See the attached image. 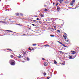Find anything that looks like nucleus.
<instances>
[{
	"label": "nucleus",
	"mask_w": 79,
	"mask_h": 79,
	"mask_svg": "<svg viewBox=\"0 0 79 79\" xmlns=\"http://www.w3.org/2000/svg\"><path fill=\"white\" fill-rule=\"evenodd\" d=\"M29 49L30 50H32L31 49V48H29Z\"/></svg>",
	"instance_id": "nucleus-32"
},
{
	"label": "nucleus",
	"mask_w": 79,
	"mask_h": 79,
	"mask_svg": "<svg viewBox=\"0 0 79 79\" xmlns=\"http://www.w3.org/2000/svg\"><path fill=\"white\" fill-rule=\"evenodd\" d=\"M6 50H9V51H12V50H11V49H7Z\"/></svg>",
	"instance_id": "nucleus-22"
},
{
	"label": "nucleus",
	"mask_w": 79,
	"mask_h": 79,
	"mask_svg": "<svg viewBox=\"0 0 79 79\" xmlns=\"http://www.w3.org/2000/svg\"><path fill=\"white\" fill-rule=\"evenodd\" d=\"M9 63H10L11 65H12L13 66L15 64V60H10L9 61Z\"/></svg>",
	"instance_id": "nucleus-1"
},
{
	"label": "nucleus",
	"mask_w": 79,
	"mask_h": 79,
	"mask_svg": "<svg viewBox=\"0 0 79 79\" xmlns=\"http://www.w3.org/2000/svg\"><path fill=\"white\" fill-rule=\"evenodd\" d=\"M23 14H20V16H23Z\"/></svg>",
	"instance_id": "nucleus-34"
},
{
	"label": "nucleus",
	"mask_w": 79,
	"mask_h": 79,
	"mask_svg": "<svg viewBox=\"0 0 79 79\" xmlns=\"http://www.w3.org/2000/svg\"><path fill=\"white\" fill-rule=\"evenodd\" d=\"M10 34H9V35H10Z\"/></svg>",
	"instance_id": "nucleus-62"
},
{
	"label": "nucleus",
	"mask_w": 79,
	"mask_h": 79,
	"mask_svg": "<svg viewBox=\"0 0 79 79\" xmlns=\"http://www.w3.org/2000/svg\"><path fill=\"white\" fill-rule=\"evenodd\" d=\"M69 59H72V56H69Z\"/></svg>",
	"instance_id": "nucleus-11"
},
{
	"label": "nucleus",
	"mask_w": 79,
	"mask_h": 79,
	"mask_svg": "<svg viewBox=\"0 0 79 79\" xmlns=\"http://www.w3.org/2000/svg\"><path fill=\"white\" fill-rule=\"evenodd\" d=\"M57 9H58V10H60V8L59 7H58Z\"/></svg>",
	"instance_id": "nucleus-30"
},
{
	"label": "nucleus",
	"mask_w": 79,
	"mask_h": 79,
	"mask_svg": "<svg viewBox=\"0 0 79 79\" xmlns=\"http://www.w3.org/2000/svg\"><path fill=\"white\" fill-rule=\"evenodd\" d=\"M45 11H47V9H45Z\"/></svg>",
	"instance_id": "nucleus-40"
},
{
	"label": "nucleus",
	"mask_w": 79,
	"mask_h": 79,
	"mask_svg": "<svg viewBox=\"0 0 79 79\" xmlns=\"http://www.w3.org/2000/svg\"><path fill=\"white\" fill-rule=\"evenodd\" d=\"M33 22H35L36 23H37L38 22L37 21L35 20H33Z\"/></svg>",
	"instance_id": "nucleus-14"
},
{
	"label": "nucleus",
	"mask_w": 79,
	"mask_h": 79,
	"mask_svg": "<svg viewBox=\"0 0 79 79\" xmlns=\"http://www.w3.org/2000/svg\"><path fill=\"white\" fill-rule=\"evenodd\" d=\"M5 11H7V10H6Z\"/></svg>",
	"instance_id": "nucleus-59"
},
{
	"label": "nucleus",
	"mask_w": 79,
	"mask_h": 79,
	"mask_svg": "<svg viewBox=\"0 0 79 79\" xmlns=\"http://www.w3.org/2000/svg\"><path fill=\"white\" fill-rule=\"evenodd\" d=\"M33 46H35V45H37V44H33Z\"/></svg>",
	"instance_id": "nucleus-26"
},
{
	"label": "nucleus",
	"mask_w": 79,
	"mask_h": 79,
	"mask_svg": "<svg viewBox=\"0 0 79 79\" xmlns=\"http://www.w3.org/2000/svg\"><path fill=\"white\" fill-rule=\"evenodd\" d=\"M66 39H67V38H64L65 40H66Z\"/></svg>",
	"instance_id": "nucleus-51"
},
{
	"label": "nucleus",
	"mask_w": 79,
	"mask_h": 79,
	"mask_svg": "<svg viewBox=\"0 0 79 79\" xmlns=\"http://www.w3.org/2000/svg\"><path fill=\"white\" fill-rule=\"evenodd\" d=\"M5 31H8V32H14L11 30H5Z\"/></svg>",
	"instance_id": "nucleus-5"
},
{
	"label": "nucleus",
	"mask_w": 79,
	"mask_h": 79,
	"mask_svg": "<svg viewBox=\"0 0 79 79\" xmlns=\"http://www.w3.org/2000/svg\"><path fill=\"white\" fill-rule=\"evenodd\" d=\"M42 79V78H41V79Z\"/></svg>",
	"instance_id": "nucleus-64"
},
{
	"label": "nucleus",
	"mask_w": 79,
	"mask_h": 79,
	"mask_svg": "<svg viewBox=\"0 0 79 79\" xmlns=\"http://www.w3.org/2000/svg\"><path fill=\"white\" fill-rule=\"evenodd\" d=\"M73 5H74V3H70V5H71V6H73Z\"/></svg>",
	"instance_id": "nucleus-7"
},
{
	"label": "nucleus",
	"mask_w": 79,
	"mask_h": 79,
	"mask_svg": "<svg viewBox=\"0 0 79 79\" xmlns=\"http://www.w3.org/2000/svg\"><path fill=\"white\" fill-rule=\"evenodd\" d=\"M44 76H46V73H45L44 72Z\"/></svg>",
	"instance_id": "nucleus-23"
},
{
	"label": "nucleus",
	"mask_w": 79,
	"mask_h": 79,
	"mask_svg": "<svg viewBox=\"0 0 79 79\" xmlns=\"http://www.w3.org/2000/svg\"><path fill=\"white\" fill-rule=\"evenodd\" d=\"M0 2H1V0H0Z\"/></svg>",
	"instance_id": "nucleus-61"
},
{
	"label": "nucleus",
	"mask_w": 79,
	"mask_h": 79,
	"mask_svg": "<svg viewBox=\"0 0 79 79\" xmlns=\"http://www.w3.org/2000/svg\"><path fill=\"white\" fill-rule=\"evenodd\" d=\"M73 1L72 2V3H74L75 2V0H72Z\"/></svg>",
	"instance_id": "nucleus-18"
},
{
	"label": "nucleus",
	"mask_w": 79,
	"mask_h": 79,
	"mask_svg": "<svg viewBox=\"0 0 79 79\" xmlns=\"http://www.w3.org/2000/svg\"><path fill=\"white\" fill-rule=\"evenodd\" d=\"M44 6L45 7H46V6H47V5H45Z\"/></svg>",
	"instance_id": "nucleus-50"
},
{
	"label": "nucleus",
	"mask_w": 79,
	"mask_h": 79,
	"mask_svg": "<svg viewBox=\"0 0 79 79\" xmlns=\"http://www.w3.org/2000/svg\"><path fill=\"white\" fill-rule=\"evenodd\" d=\"M16 16H19V13H16Z\"/></svg>",
	"instance_id": "nucleus-21"
},
{
	"label": "nucleus",
	"mask_w": 79,
	"mask_h": 79,
	"mask_svg": "<svg viewBox=\"0 0 79 79\" xmlns=\"http://www.w3.org/2000/svg\"><path fill=\"white\" fill-rule=\"evenodd\" d=\"M50 36L51 37H55V35H50Z\"/></svg>",
	"instance_id": "nucleus-15"
},
{
	"label": "nucleus",
	"mask_w": 79,
	"mask_h": 79,
	"mask_svg": "<svg viewBox=\"0 0 79 79\" xmlns=\"http://www.w3.org/2000/svg\"><path fill=\"white\" fill-rule=\"evenodd\" d=\"M53 29V28H51V29Z\"/></svg>",
	"instance_id": "nucleus-57"
},
{
	"label": "nucleus",
	"mask_w": 79,
	"mask_h": 79,
	"mask_svg": "<svg viewBox=\"0 0 79 79\" xmlns=\"http://www.w3.org/2000/svg\"><path fill=\"white\" fill-rule=\"evenodd\" d=\"M40 16L41 18H43L44 16V15L42 14H41Z\"/></svg>",
	"instance_id": "nucleus-9"
},
{
	"label": "nucleus",
	"mask_w": 79,
	"mask_h": 79,
	"mask_svg": "<svg viewBox=\"0 0 79 79\" xmlns=\"http://www.w3.org/2000/svg\"><path fill=\"white\" fill-rule=\"evenodd\" d=\"M59 52H60V53H62V54H63L64 53V52L61 51H59Z\"/></svg>",
	"instance_id": "nucleus-12"
},
{
	"label": "nucleus",
	"mask_w": 79,
	"mask_h": 79,
	"mask_svg": "<svg viewBox=\"0 0 79 79\" xmlns=\"http://www.w3.org/2000/svg\"><path fill=\"white\" fill-rule=\"evenodd\" d=\"M54 30L55 31H56V28H55Z\"/></svg>",
	"instance_id": "nucleus-55"
},
{
	"label": "nucleus",
	"mask_w": 79,
	"mask_h": 79,
	"mask_svg": "<svg viewBox=\"0 0 79 79\" xmlns=\"http://www.w3.org/2000/svg\"><path fill=\"white\" fill-rule=\"evenodd\" d=\"M11 19H9V21H11Z\"/></svg>",
	"instance_id": "nucleus-43"
},
{
	"label": "nucleus",
	"mask_w": 79,
	"mask_h": 79,
	"mask_svg": "<svg viewBox=\"0 0 79 79\" xmlns=\"http://www.w3.org/2000/svg\"><path fill=\"white\" fill-rule=\"evenodd\" d=\"M44 65L45 66H48V63L47 62H45L44 63Z\"/></svg>",
	"instance_id": "nucleus-3"
},
{
	"label": "nucleus",
	"mask_w": 79,
	"mask_h": 79,
	"mask_svg": "<svg viewBox=\"0 0 79 79\" xmlns=\"http://www.w3.org/2000/svg\"><path fill=\"white\" fill-rule=\"evenodd\" d=\"M23 35H26L25 34H23Z\"/></svg>",
	"instance_id": "nucleus-54"
},
{
	"label": "nucleus",
	"mask_w": 79,
	"mask_h": 79,
	"mask_svg": "<svg viewBox=\"0 0 79 79\" xmlns=\"http://www.w3.org/2000/svg\"><path fill=\"white\" fill-rule=\"evenodd\" d=\"M4 50H6L5 49Z\"/></svg>",
	"instance_id": "nucleus-63"
},
{
	"label": "nucleus",
	"mask_w": 79,
	"mask_h": 79,
	"mask_svg": "<svg viewBox=\"0 0 79 79\" xmlns=\"http://www.w3.org/2000/svg\"><path fill=\"white\" fill-rule=\"evenodd\" d=\"M64 35H67V34H66V33H64Z\"/></svg>",
	"instance_id": "nucleus-44"
},
{
	"label": "nucleus",
	"mask_w": 79,
	"mask_h": 79,
	"mask_svg": "<svg viewBox=\"0 0 79 79\" xmlns=\"http://www.w3.org/2000/svg\"><path fill=\"white\" fill-rule=\"evenodd\" d=\"M23 55H26V52H23Z\"/></svg>",
	"instance_id": "nucleus-20"
},
{
	"label": "nucleus",
	"mask_w": 79,
	"mask_h": 79,
	"mask_svg": "<svg viewBox=\"0 0 79 79\" xmlns=\"http://www.w3.org/2000/svg\"><path fill=\"white\" fill-rule=\"evenodd\" d=\"M53 5H55V2H53Z\"/></svg>",
	"instance_id": "nucleus-53"
},
{
	"label": "nucleus",
	"mask_w": 79,
	"mask_h": 79,
	"mask_svg": "<svg viewBox=\"0 0 79 79\" xmlns=\"http://www.w3.org/2000/svg\"><path fill=\"white\" fill-rule=\"evenodd\" d=\"M39 23H40V24H42V22L40 21H38Z\"/></svg>",
	"instance_id": "nucleus-25"
},
{
	"label": "nucleus",
	"mask_w": 79,
	"mask_h": 79,
	"mask_svg": "<svg viewBox=\"0 0 79 79\" xmlns=\"http://www.w3.org/2000/svg\"><path fill=\"white\" fill-rule=\"evenodd\" d=\"M32 25V26H36V25H35V24H31Z\"/></svg>",
	"instance_id": "nucleus-29"
},
{
	"label": "nucleus",
	"mask_w": 79,
	"mask_h": 79,
	"mask_svg": "<svg viewBox=\"0 0 79 79\" xmlns=\"http://www.w3.org/2000/svg\"><path fill=\"white\" fill-rule=\"evenodd\" d=\"M59 2L60 3H63V0H60Z\"/></svg>",
	"instance_id": "nucleus-8"
},
{
	"label": "nucleus",
	"mask_w": 79,
	"mask_h": 79,
	"mask_svg": "<svg viewBox=\"0 0 79 79\" xmlns=\"http://www.w3.org/2000/svg\"><path fill=\"white\" fill-rule=\"evenodd\" d=\"M71 52H72V53H71L72 54H74L75 53H76V52L74 51H71Z\"/></svg>",
	"instance_id": "nucleus-4"
},
{
	"label": "nucleus",
	"mask_w": 79,
	"mask_h": 79,
	"mask_svg": "<svg viewBox=\"0 0 79 79\" xmlns=\"http://www.w3.org/2000/svg\"><path fill=\"white\" fill-rule=\"evenodd\" d=\"M17 25H18V26H22V25H21L20 24H17Z\"/></svg>",
	"instance_id": "nucleus-27"
},
{
	"label": "nucleus",
	"mask_w": 79,
	"mask_h": 79,
	"mask_svg": "<svg viewBox=\"0 0 79 79\" xmlns=\"http://www.w3.org/2000/svg\"><path fill=\"white\" fill-rule=\"evenodd\" d=\"M27 26H28L29 27V25H27Z\"/></svg>",
	"instance_id": "nucleus-58"
},
{
	"label": "nucleus",
	"mask_w": 79,
	"mask_h": 79,
	"mask_svg": "<svg viewBox=\"0 0 79 79\" xmlns=\"http://www.w3.org/2000/svg\"><path fill=\"white\" fill-rule=\"evenodd\" d=\"M55 21L54 20H53L52 21V22L53 23H54V22H55Z\"/></svg>",
	"instance_id": "nucleus-35"
},
{
	"label": "nucleus",
	"mask_w": 79,
	"mask_h": 79,
	"mask_svg": "<svg viewBox=\"0 0 79 79\" xmlns=\"http://www.w3.org/2000/svg\"><path fill=\"white\" fill-rule=\"evenodd\" d=\"M66 42H68V41H69V40H66Z\"/></svg>",
	"instance_id": "nucleus-48"
},
{
	"label": "nucleus",
	"mask_w": 79,
	"mask_h": 79,
	"mask_svg": "<svg viewBox=\"0 0 79 79\" xmlns=\"http://www.w3.org/2000/svg\"><path fill=\"white\" fill-rule=\"evenodd\" d=\"M60 9H57V11H59V10Z\"/></svg>",
	"instance_id": "nucleus-38"
},
{
	"label": "nucleus",
	"mask_w": 79,
	"mask_h": 79,
	"mask_svg": "<svg viewBox=\"0 0 79 79\" xmlns=\"http://www.w3.org/2000/svg\"><path fill=\"white\" fill-rule=\"evenodd\" d=\"M36 20H40V19H39L38 18H37L36 19Z\"/></svg>",
	"instance_id": "nucleus-28"
},
{
	"label": "nucleus",
	"mask_w": 79,
	"mask_h": 79,
	"mask_svg": "<svg viewBox=\"0 0 79 79\" xmlns=\"http://www.w3.org/2000/svg\"><path fill=\"white\" fill-rule=\"evenodd\" d=\"M56 32H58L60 33V31L59 30H57L56 31Z\"/></svg>",
	"instance_id": "nucleus-17"
},
{
	"label": "nucleus",
	"mask_w": 79,
	"mask_h": 79,
	"mask_svg": "<svg viewBox=\"0 0 79 79\" xmlns=\"http://www.w3.org/2000/svg\"><path fill=\"white\" fill-rule=\"evenodd\" d=\"M2 21H0V23H2Z\"/></svg>",
	"instance_id": "nucleus-52"
},
{
	"label": "nucleus",
	"mask_w": 79,
	"mask_h": 79,
	"mask_svg": "<svg viewBox=\"0 0 79 79\" xmlns=\"http://www.w3.org/2000/svg\"><path fill=\"white\" fill-rule=\"evenodd\" d=\"M50 79V77H47V78L46 79Z\"/></svg>",
	"instance_id": "nucleus-37"
},
{
	"label": "nucleus",
	"mask_w": 79,
	"mask_h": 79,
	"mask_svg": "<svg viewBox=\"0 0 79 79\" xmlns=\"http://www.w3.org/2000/svg\"><path fill=\"white\" fill-rule=\"evenodd\" d=\"M63 37L64 38V39H65V38H67V36H65L64 35H63Z\"/></svg>",
	"instance_id": "nucleus-10"
},
{
	"label": "nucleus",
	"mask_w": 79,
	"mask_h": 79,
	"mask_svg": "<svg viewBox=\"0 0 79 79\" xmlns=\"http://www.w3.org/2000/svg\"><path fill=\"white\" fill-rule=\"evenodd\" d=\"M63 47H67V46H65V45H63Z\"/></svg>",
	"instance_id": "nucleus-31"
},
{
	"label": "nucleus",
	"mask_w": 79,
	"mask_h": 79,
	"mask_svg": "<svg viewBox=\"0 0 79 79\" xmlns=\"http://www.w3.org/2000/svg\"><path fill=\"white\" fill-rule=\"evenodd\" d=\"M53 27H54V28H56V26H54Z\"/></svg>",
	"instance_id": "nucleus-45"
},
{
	"label": "nucleus",
	"mask_w": 79,
	"mask_h": 79,
	"mask_svg": "<svg viewBox=\"0 0 79 79\" xmlns=\"http://www.w3.org/2000/svg\"><path fill=\"white\" fill-rule=\"evenodd\" d=\"M72 9H75V8H73Z\"/></svg>",
	"instance_id": "nucleus-60"
},
{
	"label": "nucleus",
	"mask_w": 79,
	"mask_h": 79,
	"mask_svg": "<svg viewBox=\"0 0 79 79\" xmlns=\"http://www.w3.org/2000/svg\"><path fill=\"white\" fill-rule=\"evenodd\" d=\"M77 8V6H76V7H75V9H76V8Z\"/></svg>",
	"instance_id": "nucleus-47"
},
{
	"label": "nucleus",
	"mask_w": 79,
	"mask_h": 79,
	"mask_svg": "<svg viewBox=\"0 0 79 79\" xmlns=\"http://www.w3.org/2000/svg\"><path fill=\"white\" fill-rule=\"evenodd\" d=\"M47 19H48V21H51V20H52L53 19V18H47Z\"/></svg>",
	"instance_id": "nucleus-2"
},
{
	"label": "nucleus",
	"mask_w": 79,
	"mask_h": 79,
	"mask_svg": "<svg viewBox=\"0 0 79 79\" xmlns=\"http://www.w3.org/2000/svg\"><path fill=\"white\" fill-rule=\"evenodd\" d=\"M52 30H53V31H54V29L52 28Z\"/></svg>",
	"instance_id": "nucleus-56"
},
{
	"label": "nucleus",
	"mask_w": 79,
	"mask_h": 79,
	"mask_svg": "<svg viewBox=\"0 0 79 79\" xmlns=\"http://www.w3.org/2000/svg\"><path fill=\"white\" fill-rule=\"evenodd\" d=\"M44 10V9H42V10H40V11H42V10Z\"/></svg>",
	"instance_id": "nucleus-49"
},
{
	"label": "nucleus",
	"mask_w": 79,
	"mask_h": 79,
	"mask_svg": "<svg viewBox=\"0 0 79 79\" xmlns=\"http://www.w3.org/2000/svg\"><path fill=\"white\" fill-rule=\"evenodd\" d=\"M45 47H49V45L48 44H46L44 45Z\"/></svg>",
	"instance_id": "nucleus-16"
},
{
	"label": "nucleus",
	"mask_w": 79,
	"mask_h": 79,
	"mask_svg": "<svg viewBox=\"0 0 79 79\" xmlns=\"http://www.w3.org/2000/svg\"><path fill=\"white\" fill-rule=\"evenodd\" d=\"M27 61H29V58L27 57Z\"/></svg>",
	"instance_id": "nucleus-19"
},
{
	"label": "nucleus",
	"mask_w": 79,
	"mask_h": 79,
	"mask_svg": "<svg viewBox=\"0 0 79 79\" xmlns=\"http://www.w3.org/2000/svg\"><path fill=\"white\" fill-rule=\"evenodd\" d=\"M42 60H45V59H44V58H42Z\"/></svg>",
	"instance_id": "nucleus-41"
},
{
	"label": "nucleus",
	"mask_w": 79,
	"mask_h": 79,
	"mask_svg": "<svg viewBox=\"0 0 79 79\" xmlns=\"http://www.w3.org/2000/svg\"><path fill=\"white\" fill-rule=\"evenodd\" d=\"M9 6H8V5L7 6V8H8V7H9Z\"/></svg>",
	"instance_id": "nucleus-46"
},
{
	"label": "nucleus",
	"mask_w": 79,
	"mask_h": 79,
	"mask_svg": "<svg viewBox=\"0 0 79 79\" xmlns=\"http://www.w3.org/2000/svg\"><path fill=\"white\" fill-rule=\"evenodd\" d=\"M57 42H58V43H59V44H61V45H64V44H62V43L60 41H57Z\"/></svg>",
	"instance_id": "nucleus-6"
},
{
	"label": "nucleus",
	"mask_w": 79,
	"mask_h": 79,
	"mask_svg": "<svg viewBox=\"0 0 79 79\" xmlns=\"http://www.w3.org/2000/svg\"><path fill=\"white\" fill-rule=\"evenodd\" d=\"M21 56V55H20V56H18V57L19 58H20Z\"/></svg>",
	"instance_id": "nucleus-24"
},
{
	"label": "nucleus",
	"mask_w": 79,
	"mask_h": 79,
	"mask_svg": "<svg viewBox=\"0 0 79 79\" xmlns=\"http://www.w3.org/2000/svg\"><path fill=\"white\" fill-rule=\"evenodd\" d=\"M76 56V55H75L74 56H73L74 58H75Z\"/></svg>",
	"instance_id": "nucleus-42"
},
{
	"label": "nucleus",
	"mask_w": 79,
	"mask_h": 79,
	"mask_svg": "<svg viewBox=\"0 0 79 79\" xmlns=\"http://www.w3.org/2000/svg\"><path fill=\"white\" fill-rule=\"evenodd\" d=\"M54 62L55 64H57V62H56V61L55 60H54Z\"/></svg>",
	"instance_id": "nucleus-13"
},
{
	"label": "nucleus",
	"mask_w": 79,
	"mask_h": 79,
	"mask_svg": "<svg viewBox=\"0 0 79 79\" xmlns=\"http://www.w3.org/2000/svg\"><path fill=\"white\" fill-rule=\"evenodd\" d=\"M10 56H11V58H13V56L12 55H11Z\"/></svg>",
	"instance_id": "nucleus-33"
},
{
	"label": "nucleus",
	"mask_w": 79,
	"mask_h": 79,
	"mask_svg": "<svg viewBox=\"0 0 79 79\" xmlns=\"http://www.w3.org/2000/svg\"><path fill=\"white\" fill-rule=\"evenodd\" d=\"M58 3H57L56 4V6H58Z\"/></svg>",
	"instance_id": "nucleus-36"
},
{
	"label": "nucleus",
	"mask_w": 79,
	"mask_h": 79,
	"mask_svg": "<svg viewBox=\"0 0 79 79\" xmlns=\"http://www.w3.org/2000/svg\"><path fill=\"white\" fill-rule=\"evenodd\" d=\"M2 23H4L5 24H6V23H5V22L2 21Z\"/></svg>",
	"instance_id": "nucleus-39"
}]
</instances>
